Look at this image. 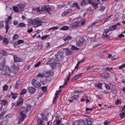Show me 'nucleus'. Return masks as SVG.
Here are the masks:
<instances>
[{"mask_svg":"<svg viewBox=\"0 0 125 125\" xmlns=\"http://www.w3.org/2000/svg\"><path fill=\"white\" fill-rule=\"evenodd\" d=\"M32 107L29 105H28L26 107L22 106L20 108V115L18 119L19 124L21 123V122L24 120V119L26 117V114L28 112L31 110Z\"/></svg>","mask_w":125,"mask_h":125,"instance_id":"f257e3e1","label":"nucleus"},{"mask_svg":"<svg viewBox=\"0 0 125 125\" xmlns=\"http://www.w3.org/2000/svg\"><path fill=\"white\" fill-rule=\"evenodd\" d=\"M51 11V9L49 7L48 5H45L42 7L40 10V12L42 13V12L46 13L47 12L49 15H51V14L50 12Z\"/></svg>","mask_w":125,"mask_h":125,"instance_id":"f03ea898","label":"nucleus"},{"mask_svg":"<svg viewBox=\"0 0 125 125\" xmlns=\"http://www.w3.org/2000/svg\"><path fill=\"white\" fill-rule=\"evenodd\" d=\"M40 80L37 78L35 79H33L32 80V84L33 86L38 88L41 86V83H40Z\"/></svg>","mask_w":125,"mask_h":125,"instance_id":"7ed1b4c3","label":"nucleus"},{"mask_svg":"<svg viewBox=\"0 0 125 125\" xmlns=\"http://www.w3.org/2000/svg\"><path fill=\"white\" fill-rule=\"evenodd\" d=\"M1 72L3 74L11 76L10 73H11V72H10V69L7 66H4L1 71Z\"/></svg>","mask_w":125,"mask_h":125,"instance_id":"20e7f679","label":"nucleus"},{"mask_svg":"<svg viewBox=\"0 0 125 125\" xmlns=\"http://www.w3.org/2000/svg\"><path fill=\"white\" fill-rule=\"evenodd\" d=\"M33 23L34 27L36 28L42 25V21L41 19L39 18H37L36 19H33Z\"/></svg>","mask_w":125,"mask_h":125,"instance_id":"39448f33","label":"nucleus"},{"mask_svg":"<svg viewBox=\"0 0 125 125\" xmlns=\"http://www.w3.org/2000/svg\"><path fill=\"white\" fill-rule=\"evenodd\" d=\"M63 53L60 51H59L55 55V60L56 61H61L63 58Z\"/></svg>","mask_w":125,"mask_h":125,"instance_id":"423d86ee","label":"nucleus"},{"mask_svg":"<svg viewBox=\"0 0 125 125\" xmlns=\"http://www.w3.org/2000/svg\"><path fill=\"white\" fill-rule=\"evenodd\" d=\"M24 100L22 97H20L19 99L15 103H12L13 106L14 105L15 106H20L22 105L23 103Z\"/></svg>","mask_w":125,"mask_h":125,"instance_id":"0eeeda50","label":"nucleus"},{"mask_svg":"<svg viewBox=\"0 0 125 125\" xmlns=\"http://www.w3.org/2000/svg\"><path fill=\"white\" fill-rule=\"evenodd\" d=\"M101 76L105 79H108L109 76L108 72L106 71H104L101 74Z\"/></svg>","mask_w":125,"mask_h":125,"instance_id":"6e6552de","label":"nucleus"},{"mask_svg":"<svg viewBox=\"0 0 125 125\" xmlns=\"http://www.w3.org/2000/svg\"><path fill=\"white\" fill-rule=\"evenodd\" d=\"M107 33H105V32H104L102 36V38L103 39L106 41L109 40L110 39V37Z\"/></svg>","mask_w":125,"mask_h":125,"instance_id":"1a4fd4ad","label":"nucleus"},{"mask_svg":"<svg viewBox=\"0 0 125 125\" xmlns=\"http://www.w3.org/2000/svg\"><path fill=\"white\" fill-rule=\"evenodd\" d=\"M85 40L84 37H81L79 39V46H81L83 45L84 42Z\"/></svg>","mask_w":125,"mask_h":125,"instance_id":"9d476101","label":"nucleus"},{"mask_svg":"<svg viewBox=\"0 0 125 125\" xmlns=\"http://www.w3.org/2000/svg\"><path fill=\"white\" fill-rule=\"evenodd\" d=\"M13 56L14 62H19L22 61V59L19 57L17 55H14Z\"/></svg>","mask_w":125,"mask_h":125,"instance_id":"9b49d317","label":"nucleus"},{"mask_svg":"<svg viewBox=\"0 0 125 125\" xmlns=\"http://www.w3.org/2000/svg\"><path fill=\"white\" fill-rule=\"evenodd\" d=\"M78 98V91L76 90L74 91V95L72 96V98L74 100H77Z\"/></svg>","mask_w":125,"mask_h":125,"instance_id":"f8f14e48","label":"nucleus"},{"mask_svg":"<svg viewBox=\"0 0 125 125\" xmlns=\"http://www.w3.org/2000/svg\"><path fill=\"white\" fill-rule=\"evenodd\" d=\"M18 67L15 66L14 65L11 68V69L12 72L14 73H16L18 72Z\"/></svg>","mask_w":125,"mask_h":125,"instance_id":"ddd939ff","label":"nucleus"},{"mask_svg":"<svg viewBox=\"0 0 125 125\" xmlns=\"http://www.w3.org/2000/svg\"><path fill=\"white\" fill-rule=\"evenodd\" d=\"M64 49L66 50V51H65V52L67 56L71 55L73 54V52L69 50V48H67Z\"/></svg>","mask_w":125,"mask_h":125,"instance_id":"4468645a","label":"nucleus"},{"mask_svg":"<svg viewBox=\"0 0 125 125\" xmlns=\"http://www.w3.org/2000/svg\"><path fill=\"white\" fill-rule=\"evenodd\" d=\"M78 24L77 21L74 22L70 24V27L71 28H75L77 26Z\"/></svg>","mask_w":125,"mask_h":125,"instance_id":"2eb2a0df","label":"nucleus"},{"mask_svg":"<svg viewBox=\"0 0 125 125\" xmlns=\"http://www.w3.org/2000/svg\"><path fill=\"white\" fill-rule=\"evenodd\" d=\"M37 119L38 125H45V124L44 121L41 120L39 117H37Z\"/></svg>","mask_w":125,"mask_h":125,"instance_id":"dca6fc26","label":"nucleus"},{"mask_svg":"<svg viewBox=\"0 0 125 125\" xmlns=\"http://www.w3.org/2000/svg\"><path fill=\"white\" fill-rule=\"evenodd\" d=\"M18 8L20 11L21 12L23 10L25 7V5L20 3L18 5Z\"/></svg>","mask_w":125,"mask_h":125,"instance_id":"f3484780","label":"nucleus"},{"mask_svg":"<svg viewBox=\"0 0 125 125\" xmlns=\"http://www.w3.org/2000/svg\"><path fill=\"white\" fill-rule=\"evenodd\" d=\"M28 89L29 92L32 94L34 93L35 92V89L32 87H29L28 88Z\"/></svg>","mask_w":125,"mask_h":125,"instance_id":"a211bd4d","label":"nucleus"},{"mask_svg":"<svg viewBox=\"0 0 125 125\" xmlns=\"http://www.w3.org/2000/svg\"><path fill=\"white\" fill-rule=\"evenodd\" d=\"M109 28L110 31H113L114 30H116L117 27L115 24H114L111 26H109Z\"/></svg>","mask_w":125,"mask_h":125,"instance_id":"6ab92c4d","label":"nucleus"},{"mask_svg":"<svg viewBox=\"0 0 125 125\" xmlns=\"http://www.w3.org/2000/svg\"><path fill=\"white\" fill-rule=\"evenodd\" d=\"M84 120L80 119L79 120V125H86Z\"/></svg>","mask_w":125,"mask_h":125,"instance_id":"aec40b11","label":"nucleus"},{"mask_svg":"<svg viewBox=\"0 0 125 125\" xmlns=\"http://www.w3.org/2000/svg\"><path fill=\"white\" fill-rule=\"evenodd\" d=\"M0 52L2 55L3 56H7V52L4 50H0Z\"/></svg>","mask_w":125,"mask_h":125,"instance_id":"412c9836","label":"nucleus"},{"mask_svg":"<svg viewBox=\"0 0 125 125\" xmlns=\"http://www.w3.org/2000/svg\"><path fill=\"white\" fill-rule=\"evenodd\" d=\"M72 11V10L71 9H69L65 10L63 14H64V15H67L69 13L71 12Z\"/></svg>","mask_w":125,"mask_h":125,"instance_id":"4be33fe9","label":"nucleus"},{"mask_svg":"<svg viewBox=\"0 0 125 125\" xmlns=\"http://www.w3.org/2000/svg\"><path fill=\"white\" fill-rule=\"evenodd\" d=\"M40 115L42 117V119L43 120H45L47 121L48 120V118L45 116V115L43 113H41L40 114Z\"/></svg>","mask_w":125,"mask_h":125,"instance_id":"5701e85b","label":"nucleus"},{"mask_svg":"<svg viewBox=\"0 0 125 125\" xmlns=\"http://www.w3.org/2000/svg\"><path fill=\"white\" fill-rule=\"evenodd\" d=\"M8 39L6 38H5L3 40V43L5 45H6L8 44Z\"/></svg>","mask_w":125,"mask_h":125,"instance_id":"b1692460","label":"nucleus"},{"mask_svg":"<svg viewBox=\"0 0 125 125\" xmlns=\"http://www.w3.org/2000/svg\"><path fill=\"white\" fill-rule=\"evenodd\" d=\"M72 37L70 35H68L64 39V40L65 41L71 40L72 39Z\"/></svg>","mask_w":125,"mask_h":125,"instance_id":"393cba45","label":"nucleus"},{"mask_svg":"<svg viewBox=\"0 0 125 125\" xmlns=\"http://www.w3.org/2000/svg\"><path fill=\"white\" fill-rule=\"evenodd\" d=\"M9 26L8 25V22H7L5 26V29H6V33H7L8 30L9 29Z\"/></svg>","mask_w":125,"mask_h":125,"instance_id":"a878e982","label":"nucleus"},{"mask_svg":"<svg viewBox=\"0 0 125 125\" xmlns=\"http://www.w3.org/2000/svg\"><path fill=\"white\" fill-rule=\"evenodd\" d=\"M102 84L99 83H96L95 84V86L97 87L99 89H101L102 88Z\"/></svg>","mask_w":125,"mask_h":125,"instance_id":"bb28decb","label":"nucleus"},{"mask_svg":"<svg viewBox=\"0 0 125 125\" xmlns=\"http://www.w3.org/2000/svg\"><path fill=\"white\" fill-rule=\"evenodd\" d=\"M55 61L56 60H55V59L54 60V58H51L48 62V64H50V63H53L56 62Z\"/></svg>","mask_w":125,"mask_h":125,"instance_id":"cd10ccee","label":"nucleus"},{"mask_svg":"<svg viewBox=\"0 0 125 125\" xmlns=\"http://www.w3.org/2000/svg\"><path fill=\"white\" fill-rule=\"evenodd\" d=\"M21 84V82L20 81H17L15 85V89H18L19 87V86Z\"/></svg>","mask_w":125,"mask_h":125,"instance_id":"c85d7f7f","label":"nucleus"},{"mask_svg":"<svg viewBox=\"0 0 125 125\" xmlns=\"http://www.w3.org/2000/svg\"><path fill=\"white\" fill-rule=\"evenodd\" d=\"M13 10L14 11L16 12H19V10L18 7L15 6L13 7Z\"/></svg>","mask_w":125,"mask_h":125,"instance_id":"c756f323","label":"nucleus"},{"mask_svg":"<svg viewBox=\"0 0 125 125\" xmlns=\"http://www.w3.org/2000/svg\"><path fill=\"white\" fill-rule=\"evenodd\" d=\"M91 4L92 6L94 7V8L96 9L97 8V7L98 6V4L95 2H92L91 3H90Z\"/></svg>","mask_w":125,"mask_h":125,"instance_id":"7c9ffc66","label":"nucleus"},{"mask_svg":"<svg viewBox=\"0 0 125 125\" xmlns=\"http://www.w3.org/2000/svg\"><path fill=\"white\" fill-rule=\"evenodd\" d=\"M121 103V100L119 99H117L115 101V105H118L119 104Z\"/></svg>","mask_w":125,"mask_h":125,"instance_id":"2f4dec72","label":"nucleus"},{"mask_svg":"<svg viewBox=\"0 0 125 125\" xmlns=\"http://www.w3.org/2000/svg\"><path fill=\"white\" fill-rule=\"evenodd\" d=\"M11 94L12 95V98L14 99L16 98L18 96V94L17 93H11Z\"/></svg>","mask_w":125,"mask_h":125,"instance_id":"473e14b6","label":"nucleus"},{"mask_svg":"<svg viewBox=\"0 0 125 125\" xmlns=\"http://www.w3.org/2000/svg\"><path fill=\"white\" fill-rule=\"evenodd\" d=\"M19 27L22 28L23 27H25V24L22 22L18 24Z\"/></svg>","mask_w":125,"mask_h":125,"instance_id":"72a5a7b5","label":"nucleus"},{"mask_svg":"<svg viewBox=\"0 0 125 125\" xmlns=\"http://www.w3.org/2000/svg\"><path fill=\"white\" fill-rule=\"evenodd\" d=\"M69 27L67 26H64L62 27L61 28V29L62 30H68Z\"/></svg>","mask_w":125,"mask_h":125,"instance_id":"f704fd0d","label":"nucleus"},{"mask_svg":"<svg viewBox=\"0 0 125 125\" xmlns=\"http://www.w3.org/2000/svg\"><path fill=\"white\" fill-rule=\"evenodd\" d=\"M32 11H36L38 12H40V9L39 7H36L35 8H33Z\"/></svg>","mask_w":125,"mask_h":125,"instance_id":"c9c22d12","label":"nucleus"},{"mask_svg":"<svg viewBox=\"0 0 125 125\" xmlns=\"http://www.w3.org/2000/svg\"><path fill=\"white\" fill-rule=\"evenodd\" d=\"M27 91L26 89H23L21 91L20 94L21 95L24 94L26 93Z\"/></svg>","mask_w":125,"mask_h":125,"instance_id":"e433bc0d","label":"nucleus"},{"mask_svg":"<svg viewBox=\"0 0 125 125\" xmlns=\"http://www.w3.org/2000/svg\"><path fill=\"white\" fill-rule=\"evenodd\" d=\"M72 50H78V48L73 45H72V47L71 48Z\"/></svg>","mask_w":125,"mask_h":125,"instance_id":"4c0bfd02","label":"nucleus"},{"mask_svg":"<svg viewBox=\"0 0 125 125\" xmlns=\"http://www.w3.org/2000/svg\"><path fill=\"white\" fill-rule=\"evenodd\" d=\"M5 64V63H1L0 64V72L1 71L2 69H3Z\"/></svg>","mask_w":125,"mask_h":125,"instance_id":"58836bf2","label":"nucleus"},{"mask_svg":"<svg viewBox=\"0 0 125 125\" xmlns=\"http://www.w3.org/2000/svg\"><path fill=\"white\" fill-rule=\"evenodd\" d=\"M58 29V28L57 26H55L53 27H51V28H50L48 29V30L49 31H50L51 30H52L53 31H54L55 30H57Z\"/></svg>","mask_w":125,"mask_h":125,"instance_id":"ea45409f","label":"nucleus"},{"mask_svg":"<svg viewBox=\"0 0 125 125\" xmlns=\"http://www.w3.org/2000/svg\"><path fill=\"white\" fill-rule=\"evenodd\" d=\"M85 20L83 21H79V26H81V25H80V24L81 23V25H84L85 24Z\"/></svg>","mask_w":125,"mask_h":125,"instance_id":"a19ab883","label":"nucleus"},{"mask_svg":"<svg viewBox=\"0 0 125 125\" xmlns=\"http://www.w3.org/2000/svg\"><path fill=\"white\" fill-rule=\"evenodd\" d=\"M117 90H111V92L113 94L116 95L117 93Z\"/></svg>","mask_w":125,"mask_h":125,"instance_id":"79ce46f5","label":"nucleus"},{"mask_svg":"<svg viewBox=\"0 0 125 125\" xmlns=\"http://www.w3.org/2000/svg\"><path fill=\"white\" fill-rule=\"evenodd\" d=\"M78 68V62L77 63L76 66H75V67L74 69L72 71V73H73V72H74L75 70H76V71H77V69Z\"/></svg>","mask_w":125,"mask_h":125,"instance_id":"37998d69","label":"nucleus"},{"mask_svg":"<svg viewBox=\"0 0 125 125\" xmlns=\"http://www.w3.org/2000/svg\"><path fill=\"white\" fill-rule=\"evenodd\" d=\"M61 121L60 120H57L56 121V124L55 125H59L61 123Z\"/></svg>","mask_w":125,"mask_h":125,"instance_id":"c03bdc74","label":"nucleus"},{"mask_svg":"<svg viewBox=\"0 0 125 125\" xmlns=\"http://www.w3.org/2000/svg\"><path fill=\"white\" fill-rule=\"evenodd\" d=\"M2 102L3 103L2 104H3L4 106H5L6 105H7L8 104L7 102L6 101L3 100L2 101Z\"/></svg>","mask_w":125,"mask_h":125,"instance_id":"a18cd8bd","label":"nucleus"},{"mask_svg":"<svg viewBox=\"0 0 125 125\" xmlns=\"http://www.w3.org/2000/svg\"><path fill=\"white\" fill-rule=\"evenodd\" d=\"M49 35H43L41 39L42 40L44 39L47 38Z\"/></svg>","mask_w":125,"mask_h":125,"instance_id":"49530a36","label":"nucleus"},{"mask_svg":"<svg viewBox=\"0 0 125 125\" xmlns=\"http://www.w3.org/2000/svg\"><path fill=\"white\" fill-rule=\"evenodd\" d=\"M8 86L6 84H5V85H4L3 86V90L4 91L7 90L8 89Z\"/></svg>","mask_w":125,"mask_h":125,"instance_id":"de8ad7c7","label":"nucleus"},{"mask_svg":"<svg viewBox=\"0 0 125 125\" xmlns=\"http://www.w3.org/2000/svg\"><path fill=\"white\" fill-rule=\"evenodd\" d=\"M18 36L17 34H15L13 37V40L17 39L18 38Z\"/></svg>","mask_w":125,"mask_h":125,"instance_id":"09e8293b","label":"nucleus"},{"mask_svg":"<svg viewBox=\"0 0 125 125\" xmlns=\"http://www.w3.org/2000/svg\"><path fill=\"white\" fill-rule=\"evenodd\" d=\"M50 75V73L48 72H45L44 74V75L46 77H48Z\"/></svg>","mask_w":125,"mask_h":125,"instance_id":"8fccbe9b","label":"nucleus"},{"mask_svg":"<svg viewBox=\"0 0 125 125\" xmlns=\"http://www.w3.org/2000/svg\"><path fill=\"white\" fill-rule=\"evenodd\" d=\"M56 64V62H55L53 63H50V65L52 66V68H54L55 67Z\"/></svg>","mask_w":125,"mask_h":125,"instance_id":"3c124183","label":"nucleus"},{"mask_svg":"<svg viewBox=\"0 0 125 125\" xmlns=\"http://www.w3.org/2000/svg\"><path fill=\"white\" fill-rule=\"evenodd\" d=\"M86 4L88 3L90 4L91 3V0H84Z\"/></svg>","mask_w":125,"mask_h":125,"instance_id":"603ef678","label":"nucleus"},{"mask_svg":"<svg viewBox=\"0 0 125 125\" xmlns=\"http://www.w3.org/2000/svg\"><path fill=\"white\" fill-rule=\"evenodd\" d=\"M28 22L29 23H30V24H31L33 25V19H32V20L30 19L28 20Z\"/></svg>","mask_w":125,"mask_h":125,"instance_id":"864d4df0","label":"nucleus"},{"mask_svg":"<svg viewBox=\"0 0 125 125\" xmlns=\"http://www.w3.org/2000/svg\"><path fill=\"white\" fill-rule=\"evenodd\" d=\"M4 26L3 22L2 21L0 22V29L2 28Z\"/></svg>","mask_w":125,"mask_h":125,"instance_id":"5fc2aeb1","label":"nucleus"},{"mask_svg":"<svg viewBox=\"0 0 125 125\" xmlns=\"http://www.w3.org/2000/svg\"><path fill=\"white\" fill-rule=\"evenodd\" d=\"M113 15L112 14L110 16L106 18L104 20V22H106L108 20H109L110 18Z\"/></svg>","mask_w":125,"mask_h":125,"instance_id":"6e6d98bb","label":"nucleus"},{"mask_svg":"<svg viewBox=\"0 0 125 125\" xmlns=\"http://www.w3.org/2000/svg\"><path fill=\"white\" fill-rule=\"evenodd\" d=\"M73 7H76V8H78V5L77 2H74L73 3L72 6Z\"/></svg>","mask_w":125,"mask_h":125,"instance_id":"4d7b16f0","label":"nucleus"},{"mask_svg":"<svg viewBox=\"0 0 125 125\" xmlns=\"http://www.w3.org/2000/svg\"><path fill=\"white\" fill-rule=\"evenodd\" d=\"M69 76H68L67 78L66 79V80H65V82L64 83V85H65L67 83V81L69 80Z\"/></svg>","mask_w":125,"mask_h":125,"instance_id":"13d9d810","label":"nucleus"},{"mask_svg":"<svg viewBox=\"0 0 125 125\" xmlns=\"http://www.w3.org/2000/svg\"><path fill=\"white\" fill-rule=\"evenodd\" d=\"M24 42V41L23 40H19L17 41V43L19 44L21 43H23Z\"/></svg>","mask_w":125,"mask_h":125,"instance_id":"bf43d9fd","label":"nucleus"},{"mask_svg":"<svg viewBox=\"0 0 125 125\" xmlns=\"http://www.w3.org/2000/svg\"><path fill=\"white\" fill-rule=\"evenodd\" d=\"M104 83L105 87L107 89H109L110 88V87L109 86V85L107 84H106L105 83Z\"/></svg>","mask_w":125,"mask_h":125,"instance_id":"052dcab7","label":"nucleus"},{"mask_svg":"<svg viewBox=\"0 0 125 125\" xmlns=\"http://www.w3.org/2000/svg\"><path fill=\"white\" fill-rule=\"evenodd\" d=\"M119 116L121 118H124L125 116V115L123 113L122 114H120Z\"/></svg>","mask_w":125,"mask_h":125,"instance_id":"680f3d73","label":"nucleus"},{"mask_svg":"<svg viewBox=\"0 0 125 125\" xmlns=\"http://www.w3.org/2000/svg\"><path fill=\"white\" fill-rule=\"evenodd\" d=\"M42 89L43 91L45 92L46 91L47 88L46 87L44 86L42 87Z\"/></svg>","mask_w":125,"mask_h":125,"instance_id":"e2e57ef3","label":"nucleus"},{"mask_svg":"<svg viewBox=\"0 0 125 125\" xmlns=\"http://www.w3.org/2000/svg\"><path fill=\"white\" fill-rule=\"evenodd\" d=\"M81 6H83L86 4L85 3L84 0H82L81 2Z\"/></svg>","mask_w":125,"mask_h":125,"instance_id":"0e129e2a","label":"nucleus"},{"mask_svg":"<svg viewBox=\"0 0 125 125\" xmlns=\"http://www.w3.org/2000/svg\"><path fill=\"white\" fill-rule=\"evenodd\" d=\"M105 7L104 6H102L101 7L100 10L101 11H103L104 10Z\"/></svg>","mask_w":125,"mask_h":125,"instance_id":"69168bd1","label":"nucleus"},{"mask_svg":"<svg viewBox=\"0 0 125 125\" xmlns=\"http://www.w3.org/2000/svg\"><path fill=\"white\" fill-rule=\"evenodd\" d=\"M125 67V63L124 64L119 67V69H121Z\"/></svg>","mask_w":125,"mask_h":125,"instance_id":"338daca9","label":"nucleus"},{"mask_svg":"<svg viewBox=\"0 0 125 125\" xmlns=\"http://www.w3.org/2000/svg\"><path fill=\"white\" fill-rule=\"evenodd\" d=\"M118 58V56H117L116 55H114L113 57V58H112V60H114L116 59H117Z\"/></svg>","mask_w":125,"mask_h":125,"instance_id":"774afa93","label":"nucleus"}]
</instances>
